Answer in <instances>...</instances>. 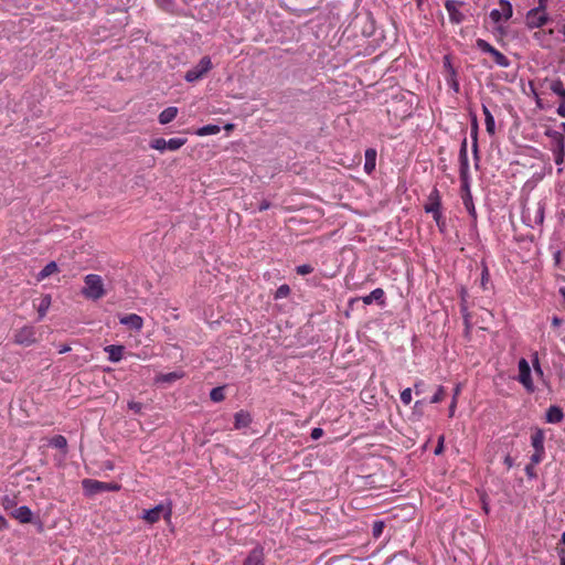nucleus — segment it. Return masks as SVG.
Segmentation results:
<instances>
[{
	"label": "nucleus",
	"mask_w": 565,
	"mask_h": 565,
	"mask_svg": "<svg viewBox=\"0 0 565 565\" xmlns=\"http://www.w3.org/2000/svg\"><path fill=\"white\" fill-rule=\"evenodd\" d=\"M401 401L405 405H409L411 404V402H412V390L411 388H405L401 393Z\"/></svg>",
	"instance_id": "nucleus-38"
},
{
	"label": "nucleus",
	"mask_w": 565,
	"mask_h": 565,
	"mask_svg": "<svg viewBox=\"0 0 565 565\" xmlns=\"http://www.w3.org/2000/svg\"><path fill=\"white\" fill-rule=\"evenodd\" d=\"M36 332L33 327L25 326L21 328L14 335V340L18 344L31 345L36 340Z\"/></svg>",
	"instance_id": "nucleus-13"
},
{
	"label": "nucleus",
	"mask_w": 565,
	"mask_h": 565,
	"mask_svg": "<svg viewBox=\"0 0 565 565\" xmlns=\"http://www.w3.org/2000/svg\"><path fill=\"white\" fill-rule=\"evenodd\" d=\"M119 322L135 331H140L143 326L142 318L136 313H129L120 317Z\"/></svg>",
	"instance_id": "nucleus-15"
},
{
	"label": "nucleus",
	"mask_w": 565,
	"mask_h": 565,
	"mask_svg": "<svg viewBox=\"0 0 565 565\" xmlns=\"http://www.w3.org/2000/svg\"><path fill=\"white\" fill-rule=\"evenodd\" d=\"M12 515L21 523H30L32 521V511L26 505L17 508Z\"/></svg>",
	"instance_id": "nucleus-20"
},
{
	"label": "nucleus",
	"mask_w": 565,
	"mask_h": 565,
	"mask_svg": "<svg viewBox=\"0 0 565 565\" xmlns=\"http://www.w3.org/2000/svg\"><path fill=\"white\" fill-rule=\"evenodd\" d=\"M181 376H182V374H180L178 372H170L167 374H162L159 380L162 382H166V383H172V382L179 380Z\"/></svg>",
	"instance_id": "nucleus-35"
},
{
	"label": "nucleus",
	"mask_w": 565,
	"mask_h": 565,
	"mask_svg": "<svg viewBox=\"0 0 565 565\" xmlns=\"http://www.w3.org/2000/svg\"><path fill=\"white\" fill-rule=\"evenodd\" d=\"M444 450V436H440L439 440H438V445L435 449V455H440Z\"/></svg>",
	"instance_id": "nucleus-52"
},
{
	"label": "nucleus",
	"mask_w": 565,
	"mask_h": 565,
	"mask_svg": "<svg viewBox=\"0 0 565 565\" xmlns=\"http://www.w3.org/2000/svg\"><path fill=\"white\" fill-rule=\"evenodd\" d=\"M468 158V151H467V139L465 138L461 142L460 150H459V159Z\"/></svg>",
	"instance_id": "nucleus-47"
},
{
	"label": "nucleus",
	"mask_w": 565,
	"mask_h": 565,
	"mask_svg": "<svg viewBox=\"0 0 565 565\" xmlns=\"http://www.w3.org/2000/svg\"><path fill=\"white\" fill-rule=\"evenodd\" d=\"M503 462H504V465L507 466L508 469H511L513 467V465H514V460H513V458L510 455L505 456Z\"/></svg>",
	"instance_id": "nucleus-53"
},
{
	"label": "nucleus",
	"mask_w": 565,
	"mask_h": 565,
	"mask_svg": "<svg viewBox=\"0 0 565 565\" xmlns=\"http://www.w3.org/2000/svg\"><path fill=\"white\" fill-rule=\"evenodd\" d=\"M211 68V58L209 56H203L196 65H194L185 73L184 79L189 83H194L203 78Z\"/></svg>",
	"instance_id": "nucleus-4"
},
{
	"label": "nucleus",
	"mask_w": 565,
	"mask_h": 565,
	"mask_svg": "<svg viewBox=\"0 0 565 565\" xmlns=\"http://www.w3.org/2000/svg\"><path fill=\"white\" fill-rule=\"evenodd\" d=\"M478 130H479L478 120H477V117L475 116L472 118V121H471V138H472V141H477L478 140Z\"/></svg>",
	"instance_id": "nucleus-42"
},
{
	"label": "nucleus",
	"mask_w": 565,
	"mask_h": 565,
	"mask_svg": "<svg viewBox=\"0 0 565 565\" xmlns=\"http://www.w3.org/2000/svg\"><path fill=\"white\" fill-rule=\"evenodd\" d=\"M178 115V108L170 106L163 109L159 115V122L161 125H167L171 122Z\"/></svg>",
	"instance_id": "nucleus-22"
},
{
	"label": "nucleus",
	"mask_w": 565,
	"mask_h": 565,
	"mask_svg": "<svg viewBox=\"0 0 565 565\" xmlns=\"http://www.w3.org/2000/svg\"><path fill=\"white\" fill-rule=\"evenodd\" d=\"M558 32L562 34V41L565 42V23L561 26Z\"/></svg>",
	"instance_id": "nucleus-61"
},
{
	"label": "nucleus",
	"mask_w": 565,
	"mask_h": 565,
	"mask_svg": "<svg viewBox=\"0 0 565 565\" xmlns=\"http://www.w3.org/2000/svg\"><path fill=\"white\" fill-rule=\"evenodd\" d=\"M7 527V520L0 514V530Z\"/></svg>",
	"instance_id": "nucleus-60"
},
{
	"label": "nucleus",
	"mask_w": 565,
	"mask_h": 565,
	"mask_svg": "<svg viewBox=\"0 0 565 565\" xmlns=\"http://www.w3.org/2000/svg\"><path fill=\"white\" fill-rule=\"evenodd\" d=\"M425 212L431 215L441 212V195L438 189L434 188L428 195V203L425 205Z\"/></svg>",
	"instance_id": "nucleus-14"
},
{
	"label": "nucleus",
	"mask_w": 565,
	"mask_h": 565,
	"mask_svg": "<svg viewBox=\"0 0 565 565\" xmlns=\"http://www.w3.org/2000/svg\"><path fill=\"white\" fill-rule=\"evenodd\" d=\"M462 193H471L469 186V179H466V183L461 182V194Z\"/></svg>",
	"instance_id": "nucleus-56"
},
{
	"label": "nucleus",
	"mask_w": 565,
	"mask_h": 565,
	"mask_svg": "<svg viewBox=\"0 0 565 565\" xmlns=\"http://www.w3.org/2000/svg\"><path fill=\"white\" fill-rule=\"evenodd\" d=\"M249 565H264L263 548L256 546L249 554Z\"/></svg>",
	"instance_id": "nucleus-25"
},
{
	"label": "nucleus",
	"mask_w": 565,
	"mask_h": 565,
	"mask_svg": "<svg viewBox=\"0 0 565 565\" xmlns=\"http://www.w3.org/2000/svg\"><path fill=\"white\" fill-rule=\"evenodd\" d=\"M433 218L436 222V224H437V226L439 227L440 231H443L446 227V222H445V218H444L441 212L434 214Z\"/></svg>",
	"instance_id": "nucleus-40"
},
{
	"label": "nucleus",
	"mask_w": 565,
	"mask_h": 565,
	"mask_svg": "<svg viewBox=\"0 0 565 565\" xmlns=\"http://www.w3.org/2000/svg\"><path fill=\"white\" fill-rule=\"evenodd\" d=\"M499 7H500V9H493L490 12V19L494 23H499L502 19L508 21L509 19L512 18L513 9H512V4L510 3V1L500 0Z\"/></svg>",
	"instance_id": "nucleus-10"
},
{
	"label": "nucleus",
	"mask_w": 565,
	"mask_h": 565,
	"mask_svg": "<svg viewBox=\"0 0 565 565\" xmlns=\"http://www.w3.org/2000/svg\"><path fill=\"white\" fill-rule=\"evenodd\" d=\"M156 3L164 11L173 12L175 10L174 0H156Z\"/></svg>",
	"instance_id": "nucleus-31"
},
{
	"label": "nucleus",
	"mask_w": 565,
	"mask_h": 565,
	"mask_svg": "<svg viewBox=\"0 0 565 565\" xmlns=\"http://www.w3.org/2000/svg\"><path fill=\"white\" fill-rule=\"evenodd\" d=\"M462 4V2L456 0H447L445 2V8L448 12L449 20L451 23L460 24L465 20V15L460 11Z\"/></svg>",
	"instance_id": "nucleus-12"
},
{
	"label": "nucleus",
	"mask_w": 565,
	"mask_h": 565,
	"mask_svg": "<svg viewBox=\"0 0 565 565\" xmlns=\"http://www.w3.org/2000/svg\"><path fill=\"white\" fill-rule=\"evenodd\" d=\"M171 508L169 505L158 504L152 509L145 510L142 513V520H145L149 524L157 523L160 518L163 515L166 519L171 516Z\"/></svg>",
	"instance_id": "nucleus-7"
},
{
	"label": "nucleus",
	"mask_w": 565,
	"mask_h": 565,
	"mask_svg": "<svg viewBox=\"0 0 565 565\" xmlns=\"http://www.w3.org/2000/svg\"><path fill=\"white\" fill-rule=\"evenodd\" d=\"M548 0H537V7L535 9L546 12Z\"/></svg>",
	"instance_id": "nucleus-51"
},
{
	"label": "nucleus",
	"mask_w": 565,
	"mask_h": 565,
	"mask_svg": "<svg viewBox=\"0 0 565 565\" xmlns=\"http://www.w3.org/2000/svg\"><path fill=\"white\" fill-rule=\"evenodd\" d=\"M459 175L460 181L466 183V179H469V160L468 158L459 159Z\"/></svg>",
	"instance_id": "nucleus-28"
},
{
	"label": "nucleus",
	"mask_w": 565,
	"mask_h": 565,
	"mask_svg": "<svg viewBox=\"0 0 565 565\" xmlns=\"http://www.w3.org/2000/svg\"><path fill=\"white\" fill-rule=\"evenodd\" d=\"M489 281V270L487 267L483 268L481 274V286L483 289H487V282Z\"/></svg>",
	"instance_id": "nucleus-46"
},
{
	"label": "nucleus",
	"mask_w": 565,
	"mask_h": 565,
	"mask_svg": "<svg viewBox=\"0 0 565 565\" xmlns=\"http://www.w3.org/2000/svg\"><path fill=\"white\" fill-rule=\"evenodd\" d=\"M445 66L449 68V71L455 74L454 68L451 67L450 61L448 56H445Z\"/></svg>",
	"instance_id": "nucleus-59"
},
{
	"label": "nucleus",
	"mask_w": 565,
	"mask_h": 565,
	"mask_svg": "<svg viewBox=\"0 0 565 565\" xmlns=\"http://www.w3.org/2000/svg\"><path fill=\"white\" fill-rule=\"evenodd\" d=\"M385 292L382 288L372 290L367 296L362 298L365 305H371L373 301L384 302Z\"/></svg>",
	"instance_id": "nucleus-23"
},
{
	"label": "nucleus",
	"mask_w": 565,
	"mask_h": 565,
	"mask_svg": "<svg viewBox=\"0 0 565 565\" xmlns=\"http://www.w3.org/2000/svg\"><path fill=\"white\" fill-rule=\"evenodd\" d=\"M558 553H559V556H561V565H565V548L564 547H559L558 548Z\"/></svg>",
	"instance_id": "nucleus-58"
},
{
	"label": "nucleus",
	"mask_w": 565,
	"mask_h": 565,
	"mask_svg": "<svg viewBox=\"0 0 565 565\" xmlns=\"http://www.w3.org/2000/svg\"><path fill=\"white\" fill-rule=\"evenodd\" d=\"M460 385H457L456 388H455V392H454V396H456V398L458 397V395L460 394Z\"/></svg>",
	"instance_id": "nucleus-62"
},
{
	"label": "nucleus",
	"mask_w": 565,
	"mask_h": 565,
	"mask_svg": "<svg viewBox=\"0 0 565 565\" xmlns=\"http://www.w3.org/2000/svg\"><path fill=\"white\" fill-rule=\"evenodd\" d=\"M476 45L483 53L490 54L497 65H499L501 67H509L511 65L510 60L503 53H501L499 50H497L494 46H492L489 42H487L486 40L478 39L476 41Z\"/></svg>",
	"instance_id": "nucleus-5"
},
{
	"label": "nucleus",
	"mask_w": 565,
	"mask_h": 565,
	"mask_svg": "<svg viewBox=\"0 0 565 565\" xmlns=\"http://www.w3.org/2000/svg\"><path fill=\"white\" fill-rule=\"evenodd\" d=\"M268 206H269V204H268V203L262 204V205L259 206V211L266 210V209H268Z\"/></svg>",
	"instance_id": "nucleus-64"
},
{
	"label": "nucleus",
	"mask_w": 565,
	"mask_h": 565,
	"mask_svg": "<svg viewBox=\"0 0 565 565\" xmlns=\"http://www.w3.org/2000/svg\"><path fill=\"white\" fill-rule=\"evenodd\" d=\"M537 463H533L531 460H530V463L525 466V473L529 478H535L536 477V471H535V466Z\"/></svg>",
	"instance_id": "nucleus-44"
},
{
	"label": "nucleus",
	"mask_w": 565,
	"mask_h": 565,
	"mask_svg": "<svg viewBox=\"0 0 565 565\" xmlns=\"http://www.w3.org/2000/svg\"><path fill=\"white\" fill-rule=\"evenodd\" d=\"M562 323H563V320L559 317L555 316V317L552 318V326L553 327H555V328L559 327Z\"/></svg>",
	"instance_id": "nucleus-57"
},
{
	"label": "nucleus",
	"mask_w": 565,
	"mask_h": 565,
	"mask_svg": "<svg viewBox=\"0 0 565 565\" xmlns=\"http://www.w3.org/2000/svg\"><path fill=\"white\" fill-rule=\"evenodd\" d=\"M543 220H544V209L543 206H541L539 204L537 209H536V215H535V222L537 224H542L543 223Z\"/></svg>",
	"instance_id": "nucleus-45"
},
{
	"label": "nucleus",
	"mask_w": 565,
	"mask_h": 565,
	"mask_svg": "<svg viewBox=\"0 0 565 565\" xmlns=\"http://www.w3.org/2000/svg\"><path fill=\"white\" fill-rule=\"evenodd\" d=\"M185 138H171L169 140L156 138L150 142V147L161 152L166 150L175 151L185 145Z\"/></svg>",
	"instance_id": "nucleus-8"
},
{
	"label": "nucleus",
	"mask_w": 565,
	"mask_h": 565,
	"mask_svg": "<svg viewBox=\"0 0 565 565\" xmlns=\"http://www.w3.org/2000/svg\"><path fill=\"white\" fill-rule=\"evenodd\" d=\"M84 282L85 287L83 288L82 294L87 299L98 300L105 296L106 291L104 289L103 278L99 275H86Z\"/></svg>",
	"instance_id": "nucleus-1"
},
{
	"label": "nucleus",
	"mask_w": 565,
	"mask_h": 565,
	"mask_svg": "<svg viewBox=\"0 0 565 565\" xmlns=\"http://www.w3.org/2000/svg\"><path fill=\"white\" fill-rule=\"evenodd\" d=\"M559 545H565V532L561 536Z\"/></svg>",
	"instance_id": "nucleus-63"
},
{
	"label": "nucleus",
	"mask_w": 565,
	"mask_h": 565,
	"mask_svg": "<svg viewBox=\"0 0 565 565\" xmlns=\"http://www.w3.org/2000/svg\"><path fill=\"white\" fill-rule=\"evenodd\" d=\"M472 153H473L475 160L478 162L480 160L479 149H478V140L477 141H472Z\"/></svg>",
	"instance_id": "nucleus-50"
},
{
	"label": "nucleus",
	"mask_w": 565,
	"mask_h": 565,
	"mask_svg": "<svg viewBox=\"0 0 565 565\" xmlns=\"http://www.w3.org/2000/svg\"><path fill=\"white\" fill-rule=\"evenodd\" d=\"M50 445L54 448L66 450L67 440L62 435H56L50 440Z\"/></svg>",
	"instance_id": "nucleus-30"
},
{
	"label": "nucleus",
	"mask_w": 565,
	"mask_h": 565,
	"mask_svg": "<svg viewBox=\"0 0 565 565\" xmlns=\"http://www.w3.org/2000/svg\"><path fill=\"white\" fill-rule=\"evenodd\" d=\"M58 270V267L55 262H50L46 264L41 271L38 274V279L43 280L51 276L52 274L56 273Z\"/></svg>",
	"instance_id": "nucleus-24"
},
{
	"label": "nucleus",
	"mask_w": 565,
	"mask_h": 565,
	"mask_svg": "<svg viewBox=\"0 0 565 565\" xmlns=\"http://www.w3.org/2000/svg\"><path fill=\"white\" fill-rule=\"evenodd\" d=\"M552 137V151L554 154V161L557 166H561L564 162L565 157V139L563 134L558 131H551L548 134Z\"/></svg>",
	"instance_id": "nucleus-6"
},
{
	"label": "nucleus",
	"mask_w": 565,
	"mask_h": 565,
	"mask_svg": "<svg viewBox=\"0 0 565 565\" xmlns=\"http://www.w3.org/2000/svg\"><path fill=\"white\" fill-rule=\"evenodd\" d=\"M548 89L558 98V103H565V85L559 79H553L548 84Z\"/></svg>",
	"instance_id": "nucleus-19"
},
{
	"label": "nucleus",
	"mask_w": 565,
	"mask_h": 565,
	"mask_svg": "<svg viewBox=\"0 0 565 565\" xmlns=\"http://www.w3.org/2000/svg\"><path fill=\"white\" fill-rule=\"evenodd\" d=\"M461 199H462V203L466 207V210L468 211V213L473 217L476 218L477 217V212H476V207H475V204L472 202V195L471 193H462L461 194Z\"/></svg>",
	"instance_id": "nucleus-27"
},
{
	"label": "nucleus",
	"mask_w": 565,
	"mask_h": 565,
	"mask_svg": "<svg viewBox=\"0 0 565 565\" xmlns=\"http://www.w3.org/2000/svg\"><path fill=\"white\" fill-rule=\"evenodd\" d=\"M383 530V522H374L373 524V534L374 536H379Z\"/></svg>",
	"instance_id": "nucleus-49"
},
{
	"label": "nucleus",
	"mask_w": 565,
	"mask_h": 565,
	"mask_svg": "<svg viewBox=\"0 0 565 565\" xmlns=\"http://www.w3.org/2000/svg\"><path fill=\"white\" fill-rule=\"evenodd\" d=\"M557 115L565 118V103H558Z\"/></svg>",
	"instance_id": "nucleus-54"
},
{
	"label": "nucleus",
	"mask_w": 565,
	"mask_h": 565,
	"mask_svg": "<svg viewBox=\"0 0 565 565\" xmlns=\"http://www.w3.org/2000/svg\"><path fill=\"white\" fill-rule=\"evenodd\" d=\"M247 425V417L241 412L235 416V426L236 428H243Z\"/></svg>",
	"instance_id": "nucleus-36"
},
{
	"label": "nucleus",
	"mask_w": 565,
	"mask_h": 565,
	"mask_svg": "<svg viewBox=\"0 0 565 565\" xmlns=\"http://www.w3.org/2000/svg\"><path fill=\"white\" fill-rule=\"evenodd\" d=\"M82 487L85 495L92 497L100 492H114L120 489V484L116 482H103L95 479L82 480Z\"/></svg>",
	"instance_id": "nucleus-2"
},
{
	"label": "nucleus",
	"mask_w": 565,
	"mask_h": 565,
	"mask_svg": "<svg viewBox=\"0 0 565 565\" xmlns=\"http://www.w3.org/2000/svg\"><path fill=\"white\" fill-rule=\"evenodd\" d=\"M290 294V287L286 284L279 286L275 292V299H281L288 297Z\"/></svg>",
	"instance_id": "nucleus-33"
},
{
	"label": "nucleus",
	"mask_w": 565,
	"mask_h": 565,
	"mask_svg": "<svg viewBox=\"0 0 565 565\" xmlns=\"http://www.w3.org/2000/svg\"><path fill=\"white\" fill-rule=\"evenodd\" d=\"M519 381L530 392H533V381L531 377V367L525 359L519 361Z\"/></svg>",
	"instance_id": "nucleus-11"
},
{
	"label": "nucleus",
	"mask_w": 565,
	"mask_h": 565,
	"mask_svg": "<svg viewBox=\"0 0 565 565\" xmlns=\"http://www.w3.org/2000/svg\"><path fill=\"white\" fill-rule=\"evenodd\" d=\"M564 418V413L559 406L552 405L547 408L545 420L550 424H558Z\"/></svg>",
	"instance_id": "nucleus-16"
},
{
	"label": "nucleus",
	"mask_w": 565,
	"mask_h": 565,
	"mask_svg": "<svg viewBox=\"0 0 565 565\" xmlns=\"http://www.w3.org/2000/svg\"><path fill=\"white\" fill-rule=\"evenodd\" d=\"M128 408L132 411L135 414H140L142 412L143 404L131 401L128 403Z\"/></svg>",
	"instance_id": "nucleus-43"
},
{
	"label": "nucleus",
	"mask_w": 565,
	"mask_h": 565,
	"mask_svg": "<svg viewBox=\"0 0 565 565\" xmlns=\"http://www.w3.org/2000/svg\"><path fill=\"white\" fill-rule=\"evenodd\" d=\"M221 131V127L218 125L209 124L205 125L196 130L198 136H210V135H216Z\"/></svg>",
	"instance_id": "nucleus-26"
},
{
	"label": "nucleus",
	"mask_w": 565,
	"mask_h": 565,
	"mask_svg": "<svg viewBox=\"0 0 565 565\" xmlns=\"http://www.w3.org/2000/svg\"><path fill=\"white\" fill-rule=\"evenodd\" d=\"M550 18L547 12L540 11L535 8L527 11L525 15V24L529 29H536L545 25Z\"/></svg>",
	"instance_id": "nucleus-9"
},
{
	"label": "nucleus",
	"mask_w": 565,
	"mask_h": 565,
	"mask_svg": "<svg viewBox=\"0 0 565 565\" xmlns=\"http://www.w3.org/2000/svg\"><path fill=\"white\" fill-rule=\"evenodd\" d=\"M482 113L484 115L486 130L490 136H493L495 134L494 117L486 105H482Z\"/></svg>",
	"instance_id": "nucleus-21"
},
{
	"label": "nucleus",
	"mask_w": 565,
	"mask_h": 565,
	"mask_svg": "<svg viewBox=\"0 0 565 565\" xmlns=\"http://www.w3.org/2000/svg\"><path fill=\"white\" fill-rule=\"evenodd\" d=\"M545 433L541 428H535L531 434V446L534 448L530 460L533 463H541L545 458Z\"/></svg>",
	"instance_id": "nucleus-3"
},
{
	"label": "nucleus",
	"mask_w": 565,
	"mask_h": 565,
	"mask_svg": "<svg viewBox=\"0 0 565 565\" xmlns=\"http://www.w3.org/2000/svg\"><path fill=\"white\" fill-rule=\"evenodd\" d=\"M532 364H533L535 374H537L539 376H543V370L540 365V360H539L537 353L534 354Z\"/></svg>",
	"instance_id": "nucleus-41"
},
{
	"label": "nucleus",
	"mask_w": 565,
	"mask_h": 565,
	"mask_svg": "<svg viewBox=\"0 0 565 565\" xmlns=\"http://www.w3.org/2000/svg\"><path fill=\"white\" fill-rule=\"evenodd\" d=\"M225 386H217L211 390L210 398L215 402H222L225 398Z\"/></svg>",
	"instance_id": "nucleus-29"
},
{
	"label": "nucleus",
	"mask_w": 565,
	"mask_h": 565,
	"mask_svg": "<svg viewBox=\"0 0 565 565\" xmlns=\"http://www.w3.org/2000/svg\"><path fill=\"white\" fill-rule=\"evenodd\" d=\"M322 435H323V429H322V428H319V427L313 428V429L311 430V434H310V436H311V438H312L313 440L319 439L320 437H322Z\"/></svg>",
	"instance_id": "nucleus-48"
},
{
	"label": "nucleus",
	"mask_w": 565,
	"mask_h": 565,
	"mask_svg": "<svg viewBox=\"0 0 565 565\" xmlns=\"http://www.w3.org/2000/svg\"><path fill=\"white\" fill-rule=\"evenodd\" d=\"M445 396H446V391H445L444 386H439L437 388L436 393L433 395L430 403H433V404L440 403L444 401Z\"/></svg>",
	"instance_id": "nucleus-34"
},
{
	"label": "nucleus",
	"mask_w": 565,
	"mask_h": 565,
	"mask_svg": "<svg viewBox=\"0 0 565 565\" xmlns=\"http://www.w3.org/2000/svg\"><path fill=\"white\" fill-rule=\"evenodd\" d=\"M456 406H457V401H456V396L452 397V402L449 406V416L452 417L454 414H455V411H456Z\"/></svg>",
	"instance_id": "nucleus-55"
},
{
	"label": "nucleus",
	"mask_w": 565,
	"mask_h": 565,
	"mask_svg": "<svg viewBox=\"0 0 565 565\" xmlns=\"http://www.w3.org/2000/svg\"><path fill=\"white\" fill-rule=\"evenodd\" d=\"M2 507L7 511L10 510V509H13L15 507L14 499L10 498L9 495H4L3 499H2Z\"/></svg>",
	"instance_id": "nucleus-39"
},
{
	"label": "nucleus",
	"mask_w": 565,
	"mask_h": 565,
	"mask_svg": "<svg viewBox=\"0 0 565 565\" xmlns=\"http://www.w3.org/2000/svg\"><path fill=\"white\" fill-rule=\"evenodd\" d=\"M377 152L374 148H367L365 150V162L364 171L371 174L375 170Z\"/></svg>",
	"instance_id": "nucleus-18"
},
{
	"label": "nucleus",
	"mask_w": 565,
	"mask_h": 565,
	"mask_svg": "<svg viewBox=\"0 0 565 565\" xmlns=\"http://www.w3.org/2000/svg\"><path fill=\"white\" fill-rule=\"evenodd\" d=\"M296 271H297V274L305 276V275L311 274L313 271V267L309 264H303V265L297 266Z\"/></svg>",
	"instance_id": "nucleus-37"
},
{
	"label": "nucleus",
	"mask_w": 565,
	"mask_h": 565,
	"mask_svg": "<svg viewBox=\"0 0 565 565\" xmlns=\"http://www.w3.org/2000/svg\"><path fill=\"white\" fill-rule=\"evenodd\" d=\"M50 305H51V298H50V296H46V297H44V298L41 300V303H40L39 309H38L39 315H40V318H43V317L45 316V313H46V311H47V309H49Z\"/></svg>",
	"instance_id": "nucleus-32"
},
{
	"label": "nucleus",
	"mask_w": 565,
	"mask_h": 565,
	"mask_svg": "<svg viewBox=\"0 0 565 565\" xmlns=\"http://www.w3.org/2000/svg\"><path fill=\"white\" fill-rule=\"evenodd\" d=\"M104 350L106 353H108V360L113 363H117L124 356L125 347L110 344V345H107Z\"/></svg>",
	"instance_id": "nucleus-17"
}]
</instances>
